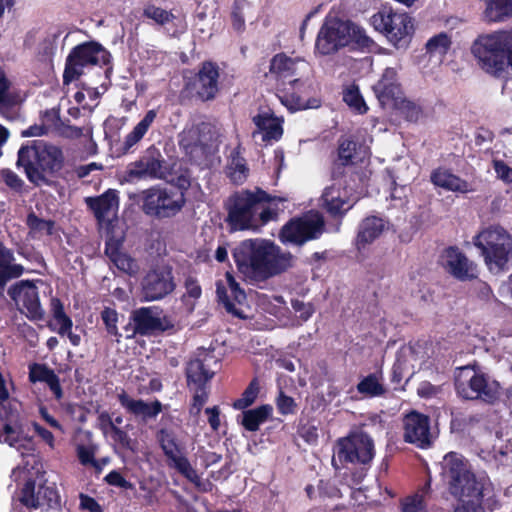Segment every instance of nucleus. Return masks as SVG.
<instances>
[{
	"mask_svg": "<svg viewBox=\"0 0 512 512\" xmlns=\"http://www.w3.org/2000/svg\"><path fill=\"white\" fill-rule=\"evenodd\" d=\"M232 255L238 271L256 282L267 281L293 266V255L266 238L245 239Z\"/></svg>",
	"mask_w": 512,
	"mask_h": 512,
	"instance_id": "nucleus-1",
	"label": "nucleus"
},
{
	"mask_svg": "<svg viewBox=\"0 0 512 512\" xmlns=\"http://www.w3.org/2000/svg\"><path fill=\"white\" fill-rule=\"evenodd\" d=\"M274 197L263 189H241L233 192L223 203L225 223L230 232L256 230L278 217L276 209L267 204Z\"/></svg>",
	"mask_w": 512,
	"mask_h": 512,
	"instance_id": "nucleus-2",
	"label": "nucleus"
},
{
	"mask_svg": "<svg viewBox=\"0 0 512 512\" xmlns=\"http://www.w3.org/2000/svg\"><path fill=\"white\" fill-rule=\"evenodd\" d=\"M441 475L453 496L468 498L454 512H486L482 505L486 490L484 483L476 478L461 454L449 452L444 456Z\"/></svg>",
	"mask_w": 512,
	"mask_h": 512,
	"instance_id": "nucleus-3",
	"label": "nucleus"
},
{
	"mask_svg": "<svg viewBox=\"0 0 512 512\" xmlns=\"http://www.w3.org/2000/svg\"><path fill=\"white\" fill-rule=\"evenodd\" d=\"M65 164L62 149L43 140L23 143L17 153L16 166L24 169L28 181L34 185H50L51 178L61 176Z\"/></svg>",
	"mask_w": 512,
	"mask_h": 512,
	"instance_id": "nucleus-4",
	"label": "nucleus"
},
{
	"mask_svg": "<svg viewBox=\"0 0 512 512\" xmlns=\"http://www.w3.org/2000/svg\"><path fill=\"white\" fill-rule=\"evenodd\" d=\"M471 53L485 73L506 78L508 68H512V29L479 35L472 43Z\"/></svg>",
	"mask_w": 512,
	"mask_h": 512,
	"instance_id": "nucleus-5",
	"label": "nucleus"
},
{
	"mask_svg": "<svg viewBox=\"0 0 512 512\" xmlns=\"http://www.w3.org/2000/svg\"><path fill=\"white\" fill-rule=\"evenodd\" d=\"M454 387L458 397L463 400H481L493 405L501 396L500 383L491 380L476 360L456 368Z\"/></svg>",
	"mask_w": 512,
	"mask_h": 512,
	"instance_id": "nucleus-6",
	"label": "nucleus"
},
{
	"mask_svg": "<svg viewBox=\"0 0 512 512\" xmlns=\"http://www.w3.org/2000/svg\"><path fill=\"white\" fill-rule=\"evenodd\" d=\"M368 47L371 39L365 34L364 29L350 20L332 18L326 21L320 28L315 49L321 55H331L350 44Z\"/></svg>",
	"mask_w": 512,
	"mask_h": 512,
	"instance_id": "nucleus-7",
	"label": "nucleus"
},
{
	"mask_svg": "<svg viewBox=\"0 0 512 512\" xmlns=\"http://www.w3.org/2000/svg\"><path fill=\"white\" fill-rule=\"evenodd\" d=\"M336 456L332 464L336 466L339 461L342 466L359 464L362 467L352 473L353 482L359 484L366 476L367 468L375 456V446L372 437L365 431L358 429L351 431L347 436L336 441Z\"/></svg>",
	"mask_w": 512,
	"mask_h": 512,
	"instance_id": "nucleus-8",
	"label": "nucleus"
},
{
	"mask_svg": "<svg viewBox=\"0 0 512 512\" xmlns=\"http://www.w3.org/2000/svg\"><path fill=\"white\" fill-rule=\"evenodd\" d=\"M473 244L481 251L490 270H506L512 258V236L499 225L489 226L473 237Z\"/></svg>",
	"mask_w": 512,
	"mask_h": 512,
	"instance_id": "nucleus-9",
	"label": "nucleus"
},
{
	"mask_svg": "<svg viewBox=\"0 0 512 512\" xmlns=\"http://www.w3.org/2000/svg\"><path fill=\"white\" fill-rule=\"evenodd\" d=\"M138 198L143 213L157 220L175 217L186 203L183 192L161 185L142 190Z\"/></svg>",
	"mask_w": 512,
	"mask_h": 512,
	"instance_id": "nucleus-10",
	"label": "nucleus"
},
{
	"mask_svg": "<svg viewBox=\"0 0 512 512\" xmlns=\"http://www.w3.org/2000/svg\"><path fill=\"white\" fill-rule=\"evenodd\" d=\"M371 24L396 49H406L414 32V20L406 12L383 7L371 17Z\"/></svg>",
	"mask_w": 512,
	"mask_h": 512,
	"instance_id": "nucleus-11",
	"label": "nucleus"
},
{
	"mask_svg": "<svg viewBox=\"0 0 512 512\" xmlns=\"http://www.w3.org/2000/svg\"><path fill=\"white\" fill-rule=\"evenodd\" d=\"M325 232V221L319 212L309 211L290 218L279 230L278 239L283 245L301 247L319 239Z\"/></svg>",
	"mask_w": 512,
	"mask_h": 512,
	"instance_id": "nucleus-12",
	"label": "nucleus"
},
{
	"mask_svg": "<svg viewBox=\"0 0 512 512\" xmlns=\"http://www.w3.org/2000/svg\"><path fill=\"white\" fill-rule=\"evenodd\" d=\"M110 53L99 43L88 41L76 45L69 52L63 72V83L78 80L84 69L90 66H103L110 63Z\"/></svg>",
	"mask_w": 512,
	"mask_h": 512,
	"instance_id": "nucleus-13",
	"label": "nucleus"
},
{
	"mask_svg": "<svg viewBox=\"0 0 512 512\" xmlns=\"http://www.w3.org/2000/svg\"><path fill=\"white\" fill-rule=\"evenodd\" d=\"M162 310L157 306L140 307L132 311L130 320L133 322L132 334L126 338H132L135 335L149 336L156 333L172 331L175 325L172 319L163 315Z\"/></svg>",
	"mask_w": 512,
	"mask_h": 512,
	"instance_id": "nucleus-14",
	"label": "nucleus"
},
{
	"mask_svg": "<svg viewBox=\"0 0 512 512\" xmlns=\"http://www.w3.org/2000/svg\"><path fill=\"white\" fill-rule=\"evenodd\" d=\"M20 503L29 509H58L61 506V498L55 483H48L46 480L38 485L36 481L28 478L20 491Z\"/></svg>",
	"mask_w": 512,
	"mask_h": 512,
	"instance_id": "nucleus-15",
	"label": "nucleus"
},
{
	"mask_svg": "<svg viewBox=\"0 0 512 512\" xmlns=\"http://www.w3.org/2000/svg\"><path fill=\"white\" fill-rule=\"evenodd\" d=\"M7 294L29 320L39 321L44 318L45 311L40 303L38 288L33 281L15 282L8 288Z\"/></svg>",
	"mask_w": 512,
	"mask_h": 512,
	"instance_id": "nucleus-16",
	"label": "nucleus"
},
{
	"mask_svg": "<svg viewBox=\"0 0 512 512\" xmlns=\"http://www.w3.org/2000/svg\"><path fill=\"white\" fill-rule=\"evenodd\" d=\"M175 288L173 268L167 264L151 268L141 280V292L146 301L161 300Z\"/></svg>",
	"mask_w": 512,
	"mask_h": 512,
	"instance_id": "nucleus-17",
	"label": "nucleus"
},
{
	"mask_svg": "<svg viewBox=\"0 0 512 512\" xmlns=\"http://www.w3.org/2000/svg\"><path fill=\"white\" fill-rule=\"evenodd\" d=\"M156 439L174 468L190 481L198 478L195 469L189 460L183 455V445L178 439L175 431L168 428H161L156 433Z\"/></svg>",
	"mask_w": 512,
	"mask_h": 512,
	"instance_id": "nucleus-18",
	"label": "nucleus"
},
{
	"mask_svg": "<svg viewBox=\"0 0 512 512\" xmlns=\"http://www.w3.org/2000/svg\"><path fill=\"white\" fill-rule=\"evenodd\" d=\"M440 264L453 278L461 281H472L478 278L477 265L457 247L449 246L440 255Z\"/></svg>",
	"mask_w": 512,
	"mask_h": 512,
	"instance_id": "nucleus-19",
	"label": "nucleus"
},
{
	"mask_svg": "<svg viewBox=\"0 0 512 512\" xmlns=\"http://www.w3.org/2000/svg\"><path fill=\"white\" fill-rule=\"evenodd\" d=\"M365 150L362 144L353 137L341 136L338 140L335 157L332 160L331 176L333 179L342 178L347 167L355 166L362 162Z\"/></svg>",
	"mask_w": 512,
	"mask_h": 512,
	"instance_id": "nucleus-20",
	"label": "nucleus"
},
{
	"mask_svg": "<svg viewBox=\"0 0 512 512\" xmlns=\"http://www.w3.org/2000/svg\"><path fill=\"white\" fill-rule=\"evenodd\" d=\"M220 70L217 63L204 61L200 64L198 72L192 77V88L196 96L202 101L215 99L219 92Z\"/></svg>",
	"mask_w": 512,
	"mask_h": 512,
	"instance_id": "nucleus-21",
	"label": "nucleus"
},
{
	"mask_svg": "<svg viewBox=\"0 0 512 512\" xmlns=\"http://www.w3.org/2000/svg\"><path fill=\"white\" fill-rule=\"evenodd\" d=\"M404 440L420 449H427L432 444L429 416L412 411L404 419Z\"/></svg>",
	"mask_w": 512,
	"mask_h": 512,
	"instance_id": "nucleus-22",
	"label": "nucleus"
},
{
	"mask_svg": "<svg viewBox=\"0 0 512 512\" xmlns=\"http://www.w3.org/2000/svg\"><path fill=\"white\" fill-rule=\"evenodd\" d=\"M0 400V442L14 447L21 440L22 426L18 409Z\"/></svg>",
	"mask_w": 512,
	"mask_h": 512,
	"instance_id": "nucleus-23",
	"label": "nucleus"
},
{
	"mask_svg": "<svg viewBox=\"0 0 512 512\" xmlns=\"http://www.w3.org/2000/svg\"><path fill=\"white\" fill-rule=\"evenodd\" d=\"M372 90L382 106L394 105L403 97L402 86L395 68L387 67Z\"/></svg>",
	"mask_w": 512,
	"mask_h": 512,
	"instance_id": "nucleus-24",
	"label": "nucleus"
},
{
	"mask_svg": "<svg viewBox=\"0 0 512 512\" xmlns=\"http://www.w3.org/2000/svg\"><path fill=\"white\" fill-rule=\"evenodd\" d=\"M305 62L299 58H291L284 52L275 54L269 65V72L265 73V77H271L276 81H289L290 84L296 85L300 83L298 76V64Z\"/></svg>",
	"mask_w": 512,
	"mask_h": 512,
	"instance_id": "nucleus-25",
	"label": "nucleus"
},
{
	"mask_svg": "<svg viewBox=\"0 0 512 512\" xmlns=\"http://www.w3.org/2000/svg\"><path fill=\"white\" fill-rule=\"evenodd\" d=\"M162 155L160 151L150 146L145 154L141 156L137 161L129 164L127 174L130 178H158L162 174Z\"/></svg>",
	"mask_w": 512,
	"mask_h": 512,
	"instance_id": "nucleus-26",
	"label": "nucleus"
},
{
	"mask_svg": "<svg viewBox=\"0 0 512 512\" xmlns=\"http://www.w3.org/2000/svg\"><path fill=\"white\" fill-rule=\"evenodd\" d=\"M117 399L128 414L145 423L156 419L163 410V405L158 399L151 402H146L143 399H134L125 390H122L117 395Z\"/></svg>",
	"mask_w": 512,
	"mask_h": 512,
	"instance_id": "nucleus-27",
	"label": "nucleus"
},
{
	"mask_svg": "<svg viewBox=\"0 0 512 512\" xmlns=\"http://www.w3.org/2000/svg\"><path fill=\"white\" fill-rule=\"evenodd\" d=\"M252 122L256 126V131L262 134V141L266 144L278 142L284 134V118L278 117L272 110L262 111L252 117Z\"/></svg>",
	"mask_w": 512,
	"mask_h": 512,
	"instance_id": "nucleus-28",
	"label": "nucleus"
},
{
	"mask_svg": "<svg viewBox=\"0 0 512 512\" xmlns=\"http://www.w3.org/2000/svg\"><path fill=\"white\" fill-rule=\"evenodd\" d=\"M85 204L99 224H102L111 213L119 208V195L115 189H108L98 196L86 197Z\"/></svg>",
	"mask_w": 512,
	"mask_h": 512,
	"instance_id": "nucleus-29",
	"label": "nucleus"
},
{
	"mask_svg": "<svg viewBox=\"0 0 512 512\" xmlns=\"http://www.w3.org/2000/svg\"><path fill=\"white\" fill-rule=\"evenodd\" d=\"M215 362V357L209 353H201L198 357L191 359L186 367L187 384L209 385L215 372L210 369V362Z\"/></svg>",
	"mask_w": 512,
	"mask_h": 512,
	"instance_id": "nucleus-30",
	"label": "nucleus"
},
{
	"mask_svg": "<svg viewBox=\"0 0 512 512\" xmlns=\"http://www.w3.org/2000/svg\"><path fill=\"white\" fill-rule=\"evenodd\" d=\"M15 261L14 251L0 239V298L4 297L7 283L21 277L25 272L24 266Z\"/></svg>",
	"mask_w": 512,
	"mask_h": 512,
	"instance_id": "nucleus-31",
	"label": "nucleus"
},
{
	"mask_svg": "<svg viewBox=\"0 0 512 512\" xmlns=\"http://www.w3.org/2000/svg\"><path fill=\"white\" fill-rule=\"evenodd\" d=\"M28 380L32 384L45 383L53 393L56 400H61L64 392L59 376L55 371L44 363H31L28 366Z\"/></svg>",
	"mask_w": 512,
	"mask_h": 512,
	"instance_id": "nucleus-32",
	"label": "nucleus"
},
{
	"mask_svg": "<svg viewBox=\"0 0 512 512\" xmlns=\"http://www.w3.org/2000/svg\"><path fill=\"white\" fill-rule=\"evenodd\" d=\"M226 279L231 295H228L227 289L224 285L218 283L216 288L218 300L224 305L228 313L241 317L240 312L237 310L234 302L241 304L246 299V294L230 273L226 274Z\"/></svg>",
	"mask_w": 512,
	"mask_h": 512,
	"instance_id": "nucleus-33",
	"label": "nucleus"
},
{
	"mask_svg": "<svg viewBox=\"0 0 512 512\" xmlns=\"http://www.w3.org/2000/svg\"><path fill=\"white\" fill-rule=\"evenodd\" d=\"M387 222L378 216L364 218L358 227L356 247L358 250L365 248L378 239L386 229Z\"/></svg>",
	"mask_w": 512,
	"mask_h": 512,
	"instance_id": "nucleus-34",
	"label": "nucleus"
},
{
	"mask_svg": "<svg viewBox=\"0 0 512 512\" xmlns=\"http://www.w3.org/2000/svg\"><path fill=\"white\" fill-rule=\"evenodd\" d=\"M321 198L323 208L332 217H342L352 207L348 204L346 192L335 185L325 188Z\"/></svg>",
	"mask_w": 512,
	"mask_h": 512,
	"instance_id": "nucleus-35",
	"label": "nucleus"
},
{
	"mask_svg": "<svg viewBox=\"0 0 512 512\" xmlns=\"http://www.w3.org/2000/svg\"><path fill=\"white\" fill-rule=\"evenodd\" d=\"M430 181L437 187L443 188L451 192L468 193L472 191L469 183L453 174L450 170L445 168H436L431 172Z\"/></svg>",
	"mask_w": 512,
	"mask_h": 512,
	"instance_id": "nucleus-36",
	"label": "nucleus"
},
{
	"mask_svg": "<svg viewBox=\"0 0 512 512\" xmlns=\"http://www.w3.org/2000/svg\"><path fill=\"white\" fill-rule=\"evenodd\" d=\"M241 419L238 423L249 432H256L260 426L267 422L273 414V407L270 404H262L253 409L241 410Z\"/></svg>",
	"mask_w": 512,
	"mask_h": 512,
	"instance_id": "nucleus-37",
	"label": "nucleus"
},
{
	"mask_svg": "<svg viewBox=\"0 0 512 512\" xmlns=\"http://www.w3.org/2000/svg\"><path fill=\"white\" fill-rule=\"evenodd\" d=\"M157 115L158 111L156 109L148 110L145 113L144 117L134 126L132 131L125 136L124 148L126 150H129L143 139L154 123Z\"/></svg>",
	"mask_w": 512,
	"mask_h": 512,
	"instance_id": "nucleus-38",
	"label": "nucleus"
},
{
	"mask_svg": "<svg viewBox=\"0 0 512 512\" xmlns=\"http://www.w3.org/2000/svg\"><path fill=\"white\" fill-rule=\"evenodd\" d=\"M484 15L490 22H502L512 16V0H484Z\"/></svg>",
	"mask_w": 512,
	"mask_h": 512,
	"instance_id": "nucleus-39",
	"label": "nucleus"
},
{
	"mask_svg": "<svg viewBox=\"0 0 512 512\" xmlns=\"http://www.w3.org/2000/svg\"><path fill=\"white\" fill-rule=\"evenodd\" d=\"M342 100L352 111L358 114H365L369 109L356 83L343 87Z\"/></svg>",
	"mask_w": 512,
	"mask_h": 512,
	"instance_id": "nucleus-40",
	"label": "nucleus"
},
{
	"mask_svg": "<svg viewBox=\"0 0 512 512\" xmlns=\"http://www.w3.org/2000/svg\"><path fill=\"white\" fill-rule=\"evenodd\" d=\"M429 490L430 484L427 483L416 493L403 498L400 502L401 512H428L426 496Z\"/></svg>",
	"mask_w": 512,
	"mask_h": 512,
	"instance_id": "nucleus-41",
	"label": "nucleus"
},
{
	"mask_svg": "<svg viewBox=\"0 0 512 512\" xmlns=\"http://www.w3.org/2000/svg\"><path fill=\"white\" fill-rule=\"evenodd\" d=\"M357 391L361 395L373 398L379 397L385 394L386 389L383 384L380 383L379 377L375 373H371L365 376L358 384Z\"/></svg>",
	"mask_w": 512,
	"mask_h": 512,
	"instance_id": "nucleus-42",
	"label": "nucleus"
},
{
	"mask_svg": "<svg viewBox=\"0 0 512 512\" xmlns=\"http://www.w3.org/2000/svg\"><path fill=\"white\" fill-rule=\"evenodd\" d=\"M260 393V384L258 378H253L244 389L241 396L236 399L232 406L235 410H244L255 403Z\"/></svg>",
	"mask_w": 512,
	"mask_h": 512,
	"instance_id": "nucleus-43",
	"label": "nucleus"
},
{
	"mask_svg": "<svg viewBox=\"0 0 512 512\" xmlns=\"http://www.w3.org/2000/svg\"><path fill=\"white\" fill-rule=\"evenodd\" d=\"M100 318L104 324L107 335L112 337L117 343H119L122 334L119 332L118 329V312L113 308L104 307V309L100 312Z\"/></svg>",
	"mask_w": 512,
	"mask_h": 512,
	"instance_id": "nucleus-44",
	"label": "nucleus"
},
{
	"mask_svg": "<svg viewBox=\"0 0 512 512\" xmlns=\"http://www.w3.org/2000/svg\"><path fill=\"white\" fill-rule=\"evenodd\" d=\"M392 107L397 110L405 120L412 123H416L423 113L420 105L405 98L404 96L395 102Z\"/></svg>",
	"mask_w": 512,
	"mask_h": 512,
	"instance_id": "nucleus-45",
	"label": "nucleus"
},
{
	"mask_svg": "<svg viewBox=\"0 0 512 512\" xmlns=\"http://www.w3.org/2000/svg\"><path fill=\"white\" fill-rule=\"evenodd\" d=\"M228 169L230 179L236 184H242L246 180L249 172L245 159L239 156V152L237 151L232 152L231 163Z\"/></svg>",
	"mask_w": 512,
	"mask_h": 512,
	"instance_id": "nucleus-46",
	"label": "nucleus"
},
{
	"mask_svg": "<svg viewBox=\"0 0 512 512\" xmlns=\"http://www.w3.org/2000/svg\"><path fill=\"white\" fill-rule=\"evenodd\" d=\"M26 225L31 233H40L47 236L54 234L55 221L51 219H42L34 212H30L26 218Z\"/></svg>",
	"mask_w": 512,
	"mask_h": 512,
	"instance_id": "nucleus-47",
	"label": "nucleus"
},
{
	"mask_svg": "<svg viewBox=\"0 0 512 512\" xmlns=\"http://www.w3.org/2000/svg\"><path fill=\"white\" fill-rule=\"evenodd\" d=\"M451 43V39L446 33H439L427 41L426 52L431 55H445L450 49Z\"/></svg>",
	"mask_w": 512,
	"mask_h": 512,
	"instance_id": "nucleus-48",
	"label": "nucleus"
},
{
	"mask_svg": "<svg viewBox=\"0 0 512 512\" xmlns=\"http://www.w3.org/2000/svg\"><path fill=\"white\" fill-rule=\"evenodd\" d=\"M143 16L154 20L159 25H165L175 19H179L171 11H167L154 4H147L143 9Z\"/></svg>",
	"mask_w": 512,
	"mask_h": 512,
	"instance_id": "nucleus-49",
	"label": "nucleus"
},
{
	"mask_svg": "<svg viewBox=\"0 0 512 512\" xmlns=\"http://www.w3.org/2000/svg\"><path fill=\"white\" fill-rule=\"evenodd\" d=\"M194 395L190 407V413L198 415L209 398V385H193Z\"/></svg>",
	"mask_w": 512,
	"mask_h": 512,
	"instance_id": "nucleus-50",
	"label": "nucleus"
},
{
	"mask_svg": "<svg viewBox=\"0 0 512 512\" xmlns=\"http://www.w3.org/2000/svg\"><path fill=\"white\" fill-rule=\"evenodd\" d=\"M319 500L341 498L342 493L336 484L330 479H320L317 484Z\"/></svg>",
	"mask_w": 512,
	"mask_h": 512,
	"instance_id": "nucleus-51",
	"label": "nucleus"
},
{
	"mask_svg": "<svg viewBox=\"0 0 512 512\" xmlns=\"http://www.w3.org/2000/svg\"><path fill=\"white\" fill-rule=\"evenodd\" d=\"M281 103L290 111H298L309 108L308 103L299 95L292 92H284L279 96Z\"/></svg>",
	"mask_w": 512,
	"mask_h": 512,
	"instance_id": "nucleus-52",
	"label": "nucleus"
},
{
	"mask_svg": "<svg viewBox=\"0 0 512 512\" xmlns=\"http://www.w3.org/2000/svg\"><path fill=\"white\" fill-rule=\"evenodd\" d=\"M275 404L278 412L281 415H289L296 413L297 404L294 398L286 395L282 389L279 390L278 396L275 400Z\"/></svg>",
	"mask_w": 512,
	"mask_h": 512,
	"instance_id": "nucleus-53",
	"label": "nucleus"
},
{
	"mask_svg": "<svg viewBox=\"0 0 512 512\" xmlns=\"http://www.w3.org/2000/svg\"><path fill=\"white\" fill-rule=\"evenodd\" d=\"M232 27L237 32L245 29V18L243 15V0H234L231 11Z\"/></svg>",
	"mask_w": 512,
	"mask_h": 512,
	"instance_id": "nucleus-54",
	"label": "nucleus"
},
{
	"mask_svg": "<svg viewBox=\"0 0 512 512\" xmlns=\"http://www.w3.org/2000/svg\"><path fill=\"white\" fill-rule=\"evenodd\" d=\"M105 481L111 486H116L125 490L135 489V485L128 481L120 472L116 470L110 471L105 476Z\"/></svg>",
	"mask_w": 512,
	"mask_h": 512,
	"instance_id": "nucleus-55",
	"label": "nucleus"
},
{
	"mask_svg": "<svg viewBox=\"0 0 512 512\" xmlns=\"http://www.w3.org/2000/svg\"><path fill=\"white\" fill-rule=\"evenodd\" d=\"M1 177L4 183L12 190L20 192L23 189L24 181L11 169H2Z\"/></svg>",
	"mask_w": 512,
	"mask_h": 512,
	"instance_id": "nucleus-56",
	"label": "nucleus"
},
{
	"mask_svg": "<svg viewBox=\"0 0 512 512\" xmlns=\"http://www.w3.org/2000/svg\"><path fill=\"white\" fill-rule=\"evenodd\" d=\"M291 306L303 321H307L311 318L315 311L314 306L311 303H305L298 299L292 300Z\"/></svg>",
	"mask_w": 512,
	"mask_h": 512,
	"instance_id": "nucleus-57",
	"label": "nucleus"
},
{
	"mask_svg": "<svg viewBox=\"0 0 512 512\" xmlns=\"http://www.w3.org/2000/svg\"><path fill=\"white\" fill-rule=\"evenodd\" d=\"M112 262L115 266L128 274H133L135 272L136 264L133 258H131L126 253H122L118 257H116Z\"/></svg>",
	"mask_w": 512,
	"mask_h": 512,
	"instance_id": "nucleus-58",
	"label": "nucleus"
},
{
	"mask_svg": "<svg viewBox=\"0 0 512 512\" xmlns=\"http://www.w3.org/2000/svg\"><path fill=\"white\" fill-rule=\"evenodd\" d=\"M32 428L35 432V434L45 443L47 444L51 449L55 448V437L53 433L40 425L38 422L34 421L31 423Z\"/></svg>",
	"mask_w": 512,
	"mask_h": 512,
	"instance_id": "nucleus-59",
	"label": "nucleus"
},
{
	"mask_svg": "<svg viewBox=\"0 0 512 512\" xmlns=\"http://www.w3.org/2000/svg\"><path fill=\"white\" fill-rule=\"evenodd\" d=\"M38 413L43 421L47 423L51 428L59 431L60 433H64V426L55 418L53 417L44 404H40L38 406Z\"/></svg>",
	"mask_w": 512,
	"mask_h": 512,
	"instance_id": "nucleus-60",
	"label": "nucleus"
},
{
	"mask_svg": "<svg viewBox=\"0 0 512 512\" xmlns=\"http://www.w3.org/2000/svg\"><path fill=\"white\" fill-rule=\"evenodd\" d=\"M77 456L83 465H96L95 453L92 447L79 445L77 447Z\"/></svg>",
	"mask_w": 512,
	"mask_h": 512,
	"instance_id": "nucleus-61",
	"label": "nucleus"
},
{
	"mask_svg": "<svg viewBox=\"0 0 512 512\" xmlns=\"http://www.w3.org/2000/svg\"><path fill=\"white\" fill-rule=\"evenodd\" d=\"M493 168L498 178L503 180L505 183H512V168L509 167L504 161L495 160L493 162Z\"/></svg>",
	"mask_w": 512,
	"mask_h": 512,
	"instance_id": "nucleus-62",
	"label": "nucleus"
},
{
	"mask_svg": "<svg viewBox=\"0 0 512 512\" xmlns=\"http://www.w3.org/2000/svg\"><path fill=\"white\" fill-rule=\"evenodd\" d=\"M80 509L87 510L89 512H103V508L97 502V500L87 494L80 493Z\"/></svg>",
	"mask_w": 512,
	"mask_h": 512,
	"instance_id": "nucleus-63",
	"label": "nucleus"
},
{
	"mask_svg": "<svg viewBox=\"0 0 512 512\" xmlns=\"http://www.w3.org/2000/svg\"><path fill=\"white\" fill-rule=\"evenodd\" d=\"M113 439L118 442L123 448L131 449V438L129 434L118 426L113 427L111 430Z\"/></svg>",
	"mask_w": 512,
	"mask_h": 512,
	"instance_id": "nucleus-64",
	"label": "nucleus"
}]
</instances>
